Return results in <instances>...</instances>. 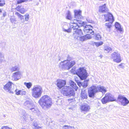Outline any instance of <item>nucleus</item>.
<instances>
[{"instance_id":"nucleus-13","label":"nucleus","mask_w":129,"mask_h":129,"mask_svg":"<svg viewBox=\"0 0 129 129\" xmlns=\"http://www.w3.org/2000/svg\"><path fill=\"white\" fill-rule=\"evenodd\" d=\"M13 85V84L10 82L7 83L4 87V89L5 90L9 91L10 92L14 93V91L13 90V89L12 87V86Z\"/></svg>"},{"instance_id":"nucleus-40","label":"nucleus","mask_w":129,"mask_h":129,"mask_svg":"<svg viewBox=\"0 0 129 129\" xmlns=\"http://www.w3.org/2000/svg\"><path fill=\"white\" fill-rule=\"evenodd\" d=\"M33 0H18L17 1V3L19 4L22 3L27 2L28 1H31Z\"/></svg>"},{"instance_id":"nucleus-20","label":"nucleus","mask_w":129,"mask_h":129,"mask_svg":"<svg viewBox=\"0 0 129 129\" xmlns=\"http://www.w3.org/2000/svg\"><path fill=\"white\" fill-rule=\"evenodd\" d=\"M91 38V35H89V34H87L86 35L83 36H81L78 40L81 41H83L87 39H90Z\"/></svg>"},{"instance_id":"nucleus-46","label":"nucleus","mask_w":129,"mask_h":129,"mask_svg":"<svg viewBox=\"0 0 129 129\" xmlns=\"http://www.w3.org/2000/svg\"><path fill=\"white\" fill-rule=\"evenodd\" d=\"M1 129H12V128L7 126H3L2 127Z\"/></svg>"},{"instance_id":"nucleus-54","label":"nucleus","mask_w":129,"mask_h":129,"mask_svg":"<svg viewBox=\"0 0 129 129\" xmlns=\"http://www.w3.org/2000/svg\"><path fill=\"white\" fill-rule=\"evenodd\" d=\"M66 128H67V129H68V128H67V127H66Z\"/></svg>"},{"instance_id":"nucleus-49","label":"nucleus","mask_w":129,"mask_h":129,"mask_svg":"<svg viewBox=\"0 0 129 129\" xmlns=\"http://www.w3.org/2000/svg\"><path fill=\"white\" fill-rule=\"evenodd\" d=\"M61 101L60 100H58V101L57 102V103H58V104L59 105H60L61 104H58V102H60V103H61Z\"/></svg>"},{"instance_id":"nucleus-41","label":"nucleus","mask_w":129,"mask_h":129,"mask_svg":"<svg viewBox=\"0 0 129 129\" xmlns=\"http://www.w3.org/2000/svg\"><path fill=\"white\" fill-rule=\"evenodd\" d=\"M4 59V55L1 53H0V63L2 62Z\"/></svg>"},{"instance_id":"nucleus-26","label":"nucleus","mask_w":129,"mask_h":129,"mask_svg":"<svg viewBox=\"0 0 129 129\" xmlns=\"http://www.w3.org/2000/svg\"><path fill=\"white\" fill-rule=\"evenodd\" d=\"M81 97L82 99H86L87 98V94L86 91L82 90L81 93Z\"/></svg>"},{"instance_id":"nucleus-31","label":"nucleus","mask_w":129,"mask_h":129,"mask_svg":"<svg viewBox=\"0 0 129 129\" xmlns=\"http://www.w3.org/2000/svg\"><path fill=\"white\" fill-rule=\"evenodd\" d=\"M115 26L116 28L117 29V30L120 32L122 31V29L121 27V26L118 23L116 22L115 24Z\"/></svg>"},{"instance_id":"nucleus-52","label":"nucleus","mask_w":129,"mask_h":129,"mask_svg":"<svg viewBox=\"0 0 129 129\" xmlns=\"http://www.w3.org/2000/svg\"><path fill=\"white\" fill-rule=\"evenodd\" d=\"M73 100V99H69L68 100L70 101L72 100Z\"/></svg>"},{"instance_id":"nucleus-14","label":"nucleus","mask_w":129,"mask_h":129,"mask_svg":"<svg viewBox=\"0 0 129 129\" xmlns=\"http://www.w3.org/2000/svg\"><path fill=\"white\" fill-rule=\"evenodd\" d=\"M92 27L90 25H86L84 29V30L85 33H88L89 35H93L94 32L92 29Z\"/></svg>"},{"instance_id":"nucleus-35","label":"nucleus","mask_w":129,"mask_h":129,"mask_svg":"<svg viewBox=\"0 0 129 129\" xmlns=\"http://www.w3.org/2000/svg\"><path fill=\"white\" fill-rule=\"evenodd\" d=\"M33 126L35 127L36 129H38L41 128L40 126H38L37 122L35 121L33 123Z\"/></svg>"},{"instance_id":"nucleus-2","label":"nucleus","mask_w":129,"mask_h":129,"mask_svg":"<svg viewBox=\"0 0 129 129\" xmlns=\"http://www.w3.org/2000/svg\"><path fill=\"white\" fill-rule=\"evenodd\" d=\"M71 86H64L62 88L61 92L64 95L73 96L75 94V92L73 88L76 90L78 89V87L76 84L72 81L71 83Z\"/></svg>"},{"instance_id":"nucleus-1","label":"nucleus","mask_w":129,"mask_h":129,"mask_svg":"<svg viewBox=\"0 0 129 129\" xmlns=\"http://www.w3.org/2000/svg\"><path fill=\"white\" fill-rule=\"evenodd\" d=\"M38 103L42 109L44 110H48L52 104L51 99L47 95L42 96L38 101Z\"/></svg>"},{"instance_id":"nucleus-18","label":"nucleus","mask_w":129,"mask_h":129,"mask_svg":"<svg viewBox=\"0 0 129 129\" xmlns=\"http://www.w3.org/2000/svg\"><path fill=\"white\" fill-rule=\"evenodd\" d=\"M34 104L28 101H26L24 103L25 108L30 110L34 106Z\"/></svg>"},{"instance_id":"nucleus-42","label":"nucleus","mask_w":129,"mask_h":129,"mask_svg":"<svg viewBox=\"0 0 129 129\" xmlns=\"http://www.w3.org/2000/svg\"><path fill=\"white\" fill-rule=\"evenodd\" d=\"M10 20L11 23H12L15 24L16 21L15 18L13 17H12L10 18Z\"/></svg>"},{"instance_id":"nucleus-8","label":"nucleus","mask_w":129,"mask_h":129,"mask_svg":"<svg viewBox=\"0 0 129 129\" xmlns=\"http://www.w3.org/2000/svg\"><path fill=\"white\" fill-rule=\"evenodd\" d=\"M98 86H93L90 87L88 89V93L89 97L93 98L95 93L98 92Z\"/></svg>"},{"instance_id":"nucleus-33","label":"nucleus","mask_w":129,"mask_h":129,"mask_svg":"<svg viewBox=\"0 0 129 129\" xmlns=\"http://www.w3.org/2000/svg\"><path fill=\"white\" fill-rule=\"evenodd\" d=\"M19 68L18 66H15L11 68L10 69V71L12 72L18 71L19 70Z\"/></svg>"},{"instance_id":"nucleus-25","label":"nucleus","mask_w":129,"mask_h":129,"mask_svg":"<svg viewBox=\"0 0 129 129\" xmlns=\"http://www.w3.org/2000/svg\"><path fill=\"white\" fill-rule=\"evenodd\" d=\"M62 29L63 31L66 32L70 33L71 31L70 27L69 28L68 25L67 24L63 25Z\"/></svg>"},{"instance_id":"nucleus-17","label":"nucleus","mask_w":129,"mask_h":129,"mask_svg":"<svg viewBox=\"0 0 129 129\" xmlns=\"http://www.w3.org/2000/svg\"><path fill=\"white\" fill-rule=\"evenodd\" d=\"M108 11L109 10L106 7L105 4L103 5L100 6L99 9V12L102 13H106L108 12Z\"/></svg>"},{"instance_id":"nucleus-24","label":"nucleus","mask_w":129,"mask_h":129,"mask_svg":"<svg viewBox=\"0 0 129 129\" xmlns=\"http://www.w3.org/2000/svg\"><path fill=\"white\" fill-rule=\"evenodd\" d=\"M98 92H102L104 94L107 91L106 88L103 86L101 85L98 86Z\"/></svg>"},{"instance_id":"nucleus-21","label":"nucleus","mask_w":129,"mask_h":129,"mask_svg":"<svg viewBox=\"0 0 129 129\" xmlns=\"http://www.w3.org/2000/svg\"><path fill=\"white\" fill-rule=\"evenodd\" d=\"M16 9L22 14H23L27 11L24 8V7L22 6H18L16 8Z\"/></svg>"},{"instance_id":"nucleus-36","label":"nucleus","mask_w":129,"mask_h":129,"mask_svg":"<svg viewBox=\"0 0 129 129\" xmlns=\"http://www.w3.org/2000/svg\"><path fill=\"white\" fill-rule=\"evenodd\" d=\"M67 127L68 129H75L74 127V126H68L67 125H64L62 127L63 129H67L66 127Z\"/></svg>"},{"instance_id":"nucleus-48","label":"nucleus","mask_w":129,"mask_h":129,"mask_svg":"<svg viewBox=\"0 0 129 129\" xmlns=\"http://www.w3.org/2000/svg\"><path fill=\"white\" fill-rule=\"evenodd\" d=\"M77 84L80 87L81 86H82V83L81 82H77Z\"/></svg>"},{"instance_id":"nucleus-7","label":"nucleus","mask_w":129,"mask_h":129,"mask_svg":"<svg viewBox=\"0 0 129 129\" xmlns=\"http://www.w3.org/2000/svg\"><path fill=\"white\" fill-rule=\"evenodd\" d=\"M115 100L116 99L112 94L109 93H107L105 94V97L101 99V101L102 104H105Z\"/></svg>"},{"instance_id":"nucleus-51","label":"nucleus","mask_w":129,"mask_h":129,"mask_svg":"<svg viewBox=\"0 0 129 129\" xmlns=\"http://www.w3.org/2000/svg\"><path fill=\"white\" fill-rule=\"evenodd\" d=\"M123 64V63H121V64H119V66H122L121 67V68H123L124 67V66H122V65Z\"/></svg>"},{"instance_id":"nucleus-9","label":"nucleus","mask_w":129,"mask_h":129,"mask_svg":"<svg viewBox=\"0 0 129 129\" xmlns=\"http://www.w3.org/2000/svg\"><path fill=\"white\" fill-rule=\"evenodd\" d=\"M111 58L114 61L117 63L120 62L121 61L120 54L117 51L114 52L111 54Z\"/></svg>"},{"instance_id":"nucleus-38","label":"nucleus","mask_w":129,"mask_h":129,"mask_svg":"<svg viewBox=\"0 0 129 129\" xmlns=\"http://www.w3.org/2000/svg\"><path fill=\"white\" fill-rule=\"evenodd\" d=\"M24 84L25 85L28 89H29L32 85V83L30 82L24 83Z\"/></svg>"},{"instance_id":"nucleus-15","label":"nucleus","mask_w":129,"mask_h":129,"mask_svg":"<svg viewBox=\"0 0 129 129\" xmlns=\"http://www.w3.org/2000/svg\"><path fill=\"white\" fill-rule=\"evenodd\" d=\"M105 19L106 21H108L109 22L112 23L114 21V19L112 15L110 13H108L107 14L104 15Z\"/></svg>"},{"instance_id":"nucleus-16","label":"nucleus","mask_w":129,"mask_h":129,"mask_svg":"<svg viewBox=\"0 0 129 129\" xmlns=\"http://www.w3.org/2000/svg\"><path fill=\"white\" fill-rule=\"evenodd\" d=\"M75 17L73 18V19H75L80 20V19L81 18V11L75 10L74 11Z\"/></svg>"},{"instance_id":"nucleus-3","label":"nucleus","mask_w":129,"mask_h":129,"mask_svg":"<svg viewBox=\"0 0 129 129\" xmlns=\"http://www.w3.org/2000/svg\"><path fill=\"white\" fill-rule=\"evenodd\" d=\"M75 68H73L71 70L72 72L74 74H77L81 80L86 79L88 76L86 70L84 68H80L76 70Z\"/></svg>"},{"instance_id":"nucleus-5","label":"nucleus","mask_w":129,"mask_h":129,"mask_svg":"<svg viewBox=\"0 0 129 129\" xmlns=\"http://www.w3.org/2000/svg\"><path fill=\"white\" fill-rule=\"evenodd\" d=\"M86 23L81 21L74 19L71 21L70 25L71 31L74 30L76 29H78L79 27L84 26L86 25Z\"/></svg>"},{"instance_id":"nucleus-11","label":"nucleus","mask_w":129,"mask_h":129,"mask_svg":"<svg viewBox=\"0 0 129 129\" xmlns=\"http://www.w3.org/2000/svg\"><path fill=\"white\" fill-rule=\"evenodd\" d=\"M22 76V73L20 71L16 72L13 74L12 80L14 81H17L21 78Z\"/></svg>"},{"instance_id":"nucleus-19","label":"nucleus","mask_w":129,"mask_h":129,"mask_svg":"<svg viewBox=\"0 0 129 129\" xmlns=\"http://www.w3.org/2000/svg\"><path fill=\"white\" fill-rule=\"evenodd\" d=\"M66 83V81L64 80H58L57 81V85L59 88H61L64 86Z\"/></svg>"},{"instance_id":"nucleus-45","label":"nucleus","mask_w":129,"mask_h":129,"mask_svg":"<svg viewBox=\"0 0 129 129\" xmlns=\"http://www.w3.org/2000/svg\"><path fill=\"white\" fill-rule=\"evenodd\" d=\"M21 90H18L16 89L15 91V92L16 94L17 95H19L20 94Z\"/></svg>"},{"instance_id":"nucleus-4","label":"nucleus","mask_w":129,"mask_h":129,"mask_svg":"<svg viewBox=\"0 0 129 129\" xmlns=\"http://www.w3.org/2000/svg\"><path fill=\"white\" fill-rule=\"evenodd\" d=\"M31 91L32 97L35 99H37L42 95L43 89L40 85H36L34 86L31 89Z\"/></svg>"},{"instance_id":"nucleus-30","label":"nucleus","mask_w":129,"mask_h":129,"mask_svg":"<svg viewBox=\"0 0 129 129\" xmlns=\"http://www.w3.org/2000/svg\"><path fill=\"white\" fill-rule=\"evenodd\" d=\"M104 50L105 53H108L112 51V49L110 47L106 46L104 47Z\"/></svg>"},{"instance_id":"nucleus-22","label":"nucleus","mask_w":129,"mask_h":129,"mask_svg":"<svg viewBox=\"0 0 129 129\" xmlns=\"http://www.w3.org/2000/svg\"><path fill=\"white\" fill-rule=\"evenodd\" d=\"M90 108L89 106L87 104L82 105L80 107V109L82 111L85 112L88 111Z\"/></svg>"},{"instance_id":"nucleus-27","label":"nucleus","mask_w":129,"mask_h":129,"mask_svg":"<svg viewBox=\"0 0 129 129\" xmlns=\"http://www.w3.org/2000/svg\"><path fill=\"white\" fill-rule=\"evenodd\" d=\"M112 23H111V22H109L105 24V28L107 31L109 32L110 31V28L111 27Z\"/></svg>"},{"instance_id":"nucleus-12","label":"nucleus","mask_w":129,"mask_h":129,"mask_svg":"<svg viewBox=\"0 0 129 129\" xmlns=\"http://www.w3.org/2000/svg\"><path fill=\"white\" fill-rule=\"evenodd\" d=\"M83 34L82 30L80 29H76L74 30L73 36L75 39L78 40L79 38Z\"/></svg>"},{"instance_id":"nucleus-53","label":"nucleus","mask_w":129,"mask_h":129,"mask_svg":"<svg viewBox=\"0 0 129 129\" xmlns=\"http://www.w3.org/2000/svg\"><path fill=\"white\" fill-rule=\"evenodd\" d=\"M1 12V9H0V12Z\"/></svg>"},{"instance_id":"nucleus-32","label":"nucleus","mask_w":129,"mask_h":129,"mask_svg":"<svg viewBox=\"0 0 129 129\" xmlns=\"http://www.w3.org/2000/svg\"><path fill=\"white\" fill-rule=\"evenodd\" d=\"M66 14V18L67 19L71 20V21L73 20V18L72 17L70 11H68Z\"/></svg>"},{"instance_id":"nucleus-39","label":"nucleus","mask_w":129,"mask_h":129,"mask_svg":"<svg viewBox=\"0 0 129 129\" xmlns=\"http://www.w3.org/2000/svg\"><path fill=\"white\" fill-rule=\"evenodd\" d=\"M94 43L97 47H98L102 45L103 44V42H102L100 41L99 42H94Z\"/></svg>"},{"instance_id":"nucleus-50","label":"nucleus","mask_w":129,"mask_h":129,"mask_svg":"<svg viewBox=\"0 0 129 129\" xmlns=\"http://www.w3.org/2000/svg\"><path fill=\"white\" fill-rule=\"evenodd\" d=\"M3 16H4V17H5V16L6 15V12H4L3 13Z\"/></svg>"},{"instance_id":"nucleus-28","label":"nucleus","mask_w":129,"mask_h":129,"mask_svg":"<svg viewBox=\"0 0 129 129\" xmlns=\"http://www.w3.org/2000/svg\"><path fill=\"white\" fill-rule=\"evenodd\" d=\"M30 110L33 112V113H37L38 116L40 114V112L38 109L35 108L34 106Z\"/></svg>"},{"instance_id":"nucleus-43","label":"nucleus","mask_w":129,"mask_h":129,"mask_svg":"<svg viewBox=\"0 0 129 129\" xmlns=\"http://www.w3.org/2000/svg\"><path fill=\"white\" fill-rule=\"evenodd\" d=\"M5 4L4 0H0V6H2Z\"/></svg>"},{"instance_id":"nucleus-29","label":"nucleus","mask_w":129,"mask_h":129,"mask_svg":"<svg viewBox=\"0 0 129 129\" xmlns=\"http://www.w3.org/2000/svg\"><path fill=\"white\" fill-rule=\"evenodd\" d=\"M15 14L16 15L18 16L19 18L20 19L21 22L22 23H24V22L25 21L23 16L22 15L18 12H16Z\"/></svg>"},{"instance_id":"nucleus-6","label":"nucleus","mask_w":129,"mask_h":129,"mask_svg":"<svg viewBox=\"0 0 129 129\" xmlns=\"http://www.w3.org/2000/svg\"><path fill=\"white\" fill-rule=\"evenodd\" d=\"M75 64V62L72 61L70 62V61L66 60L61 62L59 65V67L62 69L68 70L70 69Z\"/></svg>"},{"instance_id":"nucleus-10","label":"nucleus","mask_w":129,"mask_h":129,"mask_svg":"<svg viewBox=\"0 0 129 129\" xmlns=\"http://www.w3.org/2000/svg\"><path fill=\"white\" fill-rule=\"evenodd\" d=\"M118 99L122 106H126L129 103V101L127 98L121 95H119Z\"/></svg>"},{"instance_id":"nucleus-47","label":"nucleus","mask_w":129,"mask_h":129,"mask_svg":"<svg viewBox=\"0 0 129 129\" xmlns=\"http://www.w3.org/2000/svg\"><path fill=\"white\" fill-rule=\"evenodd\" d=\"M20 91V95H25L26 93V92L25 91L21 90Z\"/></svg>"},{"instance_id":"nucleus-55","label":"nucleus","mask_w":129,"mask_h":129,"mask_svg":"<svg viewBox=\"0 0 129 129\" xmlns=\"http://www.w3.org/2000/svg\"><path fill=\"white\" fill-rule=\"evenodd\" d=\"M26 118V117H25V118Z\"/></svg>"},{"instance_id":"nucleus-44","label":"nucleus","mask_w":129,"mask_h":129,"mask_svg":"<svg viewBox=\"0 0 129 129\" xmlns=\"http://www.w3.org/2000/svg\"><path fill=\"white\" fill-rule=\"evenodd\" d=\"M29 14H26L24 16L25 17V20L26 21H27L29 19Z\"/></svg>"},{"instance_id":"nucleus-34","label":"nucleus","mask_w":129,"mask_h":129,"mask_svg":"<svg viewBox=\"0 0 129 129\" xmlns=\"http://www.w3.org/2000/svg\"><path fill=\"white\" fill-rule=\"evenodd\" d=\"M89 80H86L82 83V86L83 87L85 88L87 86Z\"/></svg>"},{"instance_id":"nucleus-23","label":"nucleus","mask_w":129,"mask_h":129,"mask_svg":"<svg viewBox=\"0 0 129 129\" xmlns=\"http://www.w3.org/2000/svg\"><path fill=\"white\" fill-rule=\"evenodd\" d=\"M98 92H102L104 94L107 91L106 88L103 86L101 85L98 86Z\"/></svg>"},{"instance_id":"nucleus-37","label":"nucleus","mask_w":129,"mask_h":129,"mask_svg":"<svg viewBox=\"0 0 129 129\" xmlns=\"http://www.w3.org/2000/svg\"><path fill=\"white\" fill-rule=\"evenodd\" d=\"M95 39L96 40H100L101 39V37L99 34H96L95 35Z\"/></svg>"}]
</instances>
